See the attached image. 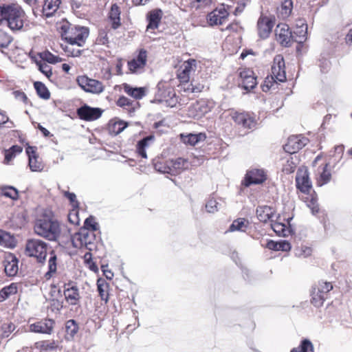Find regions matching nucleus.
<instances>
[{"instance_id": "nucleus-10", "label": "nucleus", "mask_w": 352, "mask_h": 352, "mask_svg": "<svg viewBox=\"0 0 352 352\" xmlns=\"http://www.w3.org/2000/svg\"><path fill=\"white\" fill-rule=\"evenodd\" d=\"M274 25V18L266 16L261 13L257 21V31L258 36L262 39L269 37Z\"/></svg>"}, {"instance_id": "nucleus-23", "label": "nucleus", "mask_w": 352, "mask_h": 352, "mask_svg": "<svg viewBox=\"0 0 352 352\" xmlns=\"http://www.w3.org/2000/svg\"><path fill=\"white\" fill-rule=\"evenodd\" d=\"M29 158V166L32 171H41L43 169V164L36 155L33 147H28L26 150Z\"/></svg>"}, {"instance_id": "nucleus-25", "label": "nucleus", "mask_w": 352, "mask_h": 352, "mask_svg": "<svg viewBox=\"0 0 352 352\" xmlns=\"http://www.w3.org/2000/svg\"><path fill=\"white\" fill-rule=\"evenodd\" d=\"M5 272L9 276H15L19 270L18 259L14 256H10L4 263Z\"/></svg>"}, {"instance_id": "nucleus-31", "label": "nucleus", "mask_w": 352, "mask_h": 352, "mask_svg": "<svg viewBox=\"0 0 352 352\" xmlns=\"http://www.w3.org/2000/svg\"><path fill=\"white\" fill-rule=\"evenodd\" d=\"M120 10L116 4H113L109 12V18L112 22V28L117 29L120 25Z\"/></svg>"}, {"instance_id": "nucleus-32", "label": "nucleus", "mask_w": 352, "mask_h": 352, "mask_svg": "<svg viewBox=\"0 0 352 352\" xmlns=\"http://www.w3.org/2000/svg\"><path fill=\"white\" fill-rule=\"evenodd\" d=\"M123 89L125 93L131 96L135 99H141L145 95L144 88L143 87H131L128 84L123 85Z\"/></svg>"}, {"instance_id": "nucleus-27", "label": "nucleus", "mask_w": 352, "mask_h": 352, "mask_svg": "<svg viewBox=\"0 0 352 352\" xmlns=\"http://www.w3.org/2000/svg\"><path fill=\"white\" fill-rule=\"evenodd\" d=\"M274 210L272 208L263 206H258L256 208V215L260 221L267 222L270 220L274 215Z\"/></svg>"}, {"instance_id": "nucleus-30", "label": "nucleus", "mask_w": 352, "mask_h": 352, "mask_svg": "<svg viewBox=\"0 0 352 352\" xmlns=\"http://www.w3.org/2000/svg\"><path fill=\"white\" fill-rule=\"evenodd\" d=\"M181 138L184 144L194 146L198 142L204 141L206 139V135L202 133L198 134L190 133L187 135H181Z\"/></svg>"}, {"instance_id": "nucleus-2", "label": "nucleus", "mask_w": 352, "mask_h": 352, "mask_svg": "<svg viewBox=\"0 0 352 352\" xmlns=\"http://www.w3.org/2000/svg\"><path fill=\"white\" fill-rule=\"evenodd\" d=\"M1 25L6 23L12 30H20L23 28L25 14L18 6L1 4Z\"/></svg>"}, {"instance_id": "nucleus-53", "label": "nucleus", "mask_w": 352, "mask_h": 352, "mask_svg": "<svg viewBox=\"0 0 352 352\" xmlns=\"http://www.w3.org/2000/svg\"><path fill=\"white\" fill-rule=\"evenodd\" d=\"M14 329L15 325L12 322L3 324L1 326V336L8 338Z\"/></svg>"}, {"instance_id": "nucleus-13", "label": "nucleus", "mask_w": 352, "mask_h": 352, "mask_svg": "<svg viewBox=\"0 0 352 352\" xmlns=\"http://www.w3.org/2000/svg\"><path fill=\"white\" fill-rule=\"evenodd\" d=\"M275 34L277 41L285 47L289 46L291 41L294 40L292 32L290 31L288 25L285 23H280L276 26Z\"/></svg>"}, {"instance_id": "nucleus-4", "label": "nucleus", "mask_w": 352, "mask_h": 352, "mask_svg": "<svg viewBox=\"0 0 352 352\" xmlns=\"http://www.w3.org/2000/svg\"><path fill=\"white\" fill-rule=\"evenodd\" d=\"M271 79L268 78L265 80L263 85V91H267L273 86L274 80L280 82L286 80V73L285 70V61L283 56L276 55L274 58L273 65L272 66Z\"/></svg>"}, {"instance_id": "nucleus-42", "label": "nucleus", "mask_w": 352, "mask_h": 352, "mask_svg": "<svg viewBox=\"0 0 352 352\" xmlns=\"http://www.w3.org/2000/svg\"><path fill=\"white\" fill-rule=\"evenodd\" d=\"M34 88L38 96L43 99L47 100L50 98V93L46 86L41 82H35Z\"/></svg>"}, {"instance_id": "nucleus-35", "label": "nucleus", "mask_w": 352, "mask_h": 352, "mask_svg": "<svg viewBox=\"0 0 352 352\" xmlns=\"http://www.w3.org/2000/svg\"><path fill=\"white\" fill-rule=\"evenodd\" d=\"M23 148L19 145H14L8 150H5L4 164H9L17 155L20 154Z\"/></svg>"}, {"instance_id": "nucleus-3", "label": "nucleus", "mask_w": 352, "mask_h": 352, "mask_svg": "<svg viewBox=\"0 0 352 352\" xmlns=\"http://www.w3.org/2000/svg\"><path fill=\"white\" fill-rule=\"evenodd\" d=\"M62 36L72 46L82 47L89 36V30L85 27L70 26L67 29L63 26Z\"/></svg>"}, {"instance_id": "nucleus-40", "label": "nucleus", "mask_w": 352, "mask_h": 352, "mask_svg": "<svg viewBox=\"0 0 352 352\" xmlns=\"http://www.w3.org/2000/svg\"><path fill=\"white\" fill-rule=\"evenodd\" d=\"M328 165V164H326L325 166L322 167V171L320 173V177L317 181V184L319 186H322L324 184H327L331 180V174L330 170L327 168Z\"/></svg>"}, {"instance_id": "nucleus-38", "label": "nucleus", "mask_w": 352, "mask_h": 352, "mask_svg": "<svg viewBox=\"0 0 352 352\" xmlns=\"http://www.w3.org/2000/svg\"><path fill=\"white\" fill-rule=\"evenodd\" d=\"M56 256L52 251L50 252V256L48 261V271L45 273V277L47 279L50 278L52 275L56 272Z\"/></svg>"}, {"instance_id": "nucleus-58", "label": "nucleus", "mask_w": 352, "mask_h": 352, "mask_svg": "<svg viewBox=\"0 0 352 352\" xmlns=\"http://www.w3.org/2000/svg\"><path fill=\"white\" fill-rule=\"evenodd\" d=\"M64 195L67 197L74 207H78V202L76 199V196L74 192H65Z\"/></svg>"}, {"instance_id": "nucleus-41", "label": "nucleus", "mask_w": 352, "mask_h": 352, "mask_svg": "<svg viewBox=\"0 0 352 352\" xmlns=\"http://www.w3.org/2000/svg\"><path fill=\"white\" fill-rule=\"evenodd\" d=\"M39 56H40V58H41V61H43L45 63L47 62L48 63L55 64V63L62 61L61 58L54 55L49 51H45V52H41L39 54Z\"/></svg>"}, {"instance_id": "nucleus-15", "label": "nucleus", "mask_w": 352, "mask_h": 352, "mask_svg": "<svg viewBox=\"0 0 352 352\" xmlns=\"http://www.w3.org/2000/svg\"><path fill=\"white\" fill-rule=\"evenodd\" d=\"M197 68V61L195 59H189L185 61L178 71L177 77L180 82H188L190 75Z\"/></svg>"}, {"instance_id": "nucleus-34", "label": "nucleus", "mask_w": 352, "mask_h": 352, "mask_svg": "<svg viewBox=\"0 0 352 352\" xmlns=\"http://www.w3.org/2000/svg\"><path fill=\"white\" fill-rule=\"evenodd\" d=\"M248 221L243 218H239L232 223L230 226L228 231L229 232H245V230L248 227Z\"/></svg>"}, {"instance_id": "nucleus-16", "label": "nucleus", "mask_w": 352, "mask_h": 352, "mask_svg": "<svg viewBox=\"0 0 352 352\" xmlns=\"http://www.w3.org/2000/svg\"><path fill=\"white\" fill-rule=\"evenodd\" d=\"M266 179V175L262 169H252L249 170L245 177L243 184L248 187L252 184H259L264 182Z\"/></svg>"}, {"instance_id": "nucleus-12", "label": "nucleus", "mask_w": 352, "mask_h": 352, "mask_svg": "<svg viewBox=\"0 0 352 352\" xmlns=\"http://www.w3.org/2000/svg\"><path fill=\"white\" fill-rule=\"evenodd\" d=\"M103 110L98 107H91L85 104L77 109L76 113L80 119L85 121H94L102 116Z\"/></svg>"}, {"instance_id": "nucleus-59", "label": "nucleus", "mask_w": 352, "mask_h": 352, "mask_svg": "<svg viewBox=\"0 0 352 352\" xmlns=\"http://www.w3.org/2000/svg\"><path fill=\"white\" fill-rule=\"evenodd\" d=\"M50 303L52 311H60L63 308L62 302L57 299H52Z\"/></svg>"}, {"instance_id": "nucleus-43", "label": "nucleus", "mask_w": 352, "mask_h": 352, "mask_svg": "<svg viewBox=\"0 0 352 352\" xmlns=\"http://www.w3.org/2000/svg\"><path fill=\"white\" fill-rule=\"evenodd\" d=\"M291 352H314V346L311 341L308 339H304L298 347H294Z\"/></svg>"}, {"instance_id": "nucleus-45", "label": "nucleus", "mask_w": 352, "mask_h": 352, "mask_svg": "<svg viewBox=\"0 0 352 352\" xmlns=\"http://www.w3.org/2000/svg\"><path fill=\"white\" fill-rule=\"evenodd\" d=\"M109 285L108 283L105 282L104 280H98L97 282V287L99 295L102 300L105 302L108 301V293L107 288Z\"/></svg>"}, {"instance_id": "nucleus-64", "label": "nucleus", "mask_w": 352, "mask_h": 352, "mask_svg": "<svg viewBox=\"0 0 352 352\" xmlns=\"http://www.w3.org/2000/svg\"><path fill=\"white\" fill-rule=\"evenodd\" d=\"M311 253V249L308 247H303L300 250V252H296V254L300 256H303L304 257H307L309 256Z\"/></svg>"}, {"instance_id": "nucleus-44", "label": "nucleus", "mask_w": 352, "mask_h": 352, "mask_svg": "<svg viewBox=\"0 0 352 352\" xmlns=\"http://www.w3.org/2000/svg\"><path fill=\"white\" fill-rule=\"evenodd\" d=\"M152 140V137H146L139 141L137 144V152L143 158H147L146 148L148 146V141Z\"/></svg>"}, {"instance_id": "nucleus-56", "label": "nucleus", "mask_w": 352, "mask_h": 352, "mask_svg": "<svg viewBox=\"0 0 352 352\" xmlns=\"http://www.w3.org/2000/svg\"><path fill=\"white\" fill-rule=\"evenodd\" d=\"M272 228L273 230L278 234L279 235H283L285 236V226L280 223L275 222L272 224Z\"/></svg>"}, {"instance_id": "nucleus-26", "label": "nucleus", "mask_w": 352, "mask_h": 352, "mask_svg": "<svg viewBox=\"0 0 352 352\" xmlns=\"http://www.w3.org/2000/svg\"><path fill=\"white\" fill-rule=\"evenodd\" d=\"M60 0H44L43 13L46 17H50L58 10Z\"/></svg>"}, {"instance_id": "nucleus-47", "label": "nucleus", "mask_w": 352, "mask_h": 352, "mask_svg": "<svg viewBox=\"0 0 352 352\" xmlns=\"http://www.w3.org/2000/svg\"><path fill=\"white\" fill-rule=\"evenodd\" d=\"M36 65L38 70L43 73L48 79L52 76V67L43 61H37Z\"/></svg>"}, {"instance_id": "nucleus-14", "label": "nucleus", "mask_w": 352, "mask_h": 352, "mask_svg": "<svg viewBox=\"0 0 352 352\" xmlns=\"http://www.w3.org/2000/svg\"><path fill=\"white\" fill-rule=\"evenodd\" d=\"M309 140L302 135H292L288 138L284 149L289 153H295L307 144Z\"/></svg>"}, {"instance_id": "nucleus-17", "label": "nucleus", "mask_w": 352, "mask_h": 352, "mask_svg": "<svg viewBox=\"0 0 352 352\" xmlns=\"http://www.w3.org/2000/svg\"><path fill=\"white\" fill-rule=\"evenodd\" d=\"M239 77L241 78L239 85L247 91L253 89L257 84L256 78L251 69H242L239 72Z\"/></svg>"}, {"instance_id": "nucleus-24", "label": "nucleus", "mask_w": 352, "mask_h": 352, "mask_svg": "<svg viewBox=\"0 0 352 352\" xmlns=\"http://www.w3.org/2000/svg\"><path fill=\"white\" fill-rule=\"evenodd\" d=\"M300 28H296L292 33L294 41L298 43H303L307 40V25L305 20H300Z\"/></svg>"}, {"instance_id": "nucleus-52", "label": "nucleus", "mask_w": 352, "mask_h": 352, "mask_svg": "<svg viewBox=\"0 0 352 352\" xmlns=\"http://www.w3.org/2000/svg\"><path fill=\"white\" fill-rule=\"evenodd\" d=\"M82 228L88 229V230L96 231L98 229V224L95 221V219L92 217L87 218L84 223V227Z\"/></svg>"}, {"instance_id": "nucleus-8", "label": "nucleus", "mask_w": 352, "mask_h": 352, "mask_svg": "<svg viewBox=\"0 0 352 352\" xmlns=\"http://www.w3.org/2000/svg\"><path fill=\"white\" fill-rule=\"evenodd\" d=\"M76 82L79 87L87 93L99 94L104 89V87L100 81L89 78L87 76H78Z\"/></svg>"}, {"instance_id": "nucleus-60", "label": "nucleus", "mask_w": 352, "mask_h": 352, "mask_svg": "<svg viewBox=\"0 0 352 352\" xmlns=\"http://www.w3.org/2000/svg\"><path fill=\"white\" fill-rule=\"evenodd\" d=\"M213 0H194L193 3H197V5L194 6L197 8L206 7L210 5L212 3Z\"/></svg>"}, {"instance_id": "nucleus-28", "label": "nucleus", "mask_w": 352, "mask_h": 352, "mask_svg": "<svg viewBox=\"0 0 352 352\" xmlns=\"http://www.w3.org/2000/svg\"><path fill=\"white\" fill-rule=\"evenodd\" d=\"M57 346L54 341L43 340L36 342L32 350H36L38 352H47L49 351H54L56 349Z\"/></svg>"}, {"instance_id": "nucleus-6", "label": "nucleus", "mask_w": 352, "mask_h": 352, "mask_svg": "<svg viewBox=\"0 0 352 352\" xmlns=\"http://www.w3.org/2000/svg\"><path fill=\"white\" fill-rule=\"evenodd\" d=\"M95 234L86 228H81L79 232L75 233L72 237V245L76 248H85L91 250L94 246V241Z\"/></svg>"}, {"instance_id": "nucleus-18", "label": "nucleus", "mask_w": 352, "mask_h": 352, "mask_svg": "<svg viewBox=\"0 0 352 352\" xmlns=\"http://www.w3.org/2000/svg\"><path fill=\"white\" fill-rule=\"evenodd\" d=\"M229 12L224 7L216 8L208 14L207 20L210 25L223 24L227 19Z\"/></svg>"}, {"instance_id": "nucleus-49", "label": "nucleus", "mask_w": 352, "mask_h": 352, "mask_svg": "<svg viewBox=\"0 0 352 352\" xmlns=\"http://www.w3.org/2000/svg\"><path fill=\"white\" fill-rule=\"evenodd\" d=\"M221 204L214 198H210L206 204V208L208 212L214 213L219 209Z\"/></svg>"}, {"instance_id": "nucleus-21", "label": "nucleus", "mask_w": 352, "mask_h": 352, "mask_svg": "<svg viewBox=\"0 0 352 352\" xmlns=\"http://www.w3.org/2000/svg\"><path fill=\"white\" fill-rule=\"evenodd\" d=\"M296 187L304 193L309 192L311 188V182L307 170H298L296 176Z\"/></svg>"}, {"instance_id": "nucleus-11", "label": "nucleus", "mask_w": 352, "mask_h": 352, "mask_svg": "<svg viewBox=\"0 0 352 352\" xmlns=\"http://www.w3.org/2000/svg\"><path fill=\"white\" fill-rule=\"evenodd\" d=\"M231 117L237 125L245 129H254L257 124L256 119L248 113L236 111L231 113Z\"/></svg>"}, {"instance_id": "nucleus-63", "label": "nucleus", "mask_w": 352, "mask_h": 352, "mask_svg": "<svg viewBox=\"0 0 352 352\" xmlns=\"http://www.w3.org/2000/svg\"><path fill=\"white\" fill-rule=\"evenodd\" d=\"M3 36V39L0 41V48H6L10 43V38L4 32H1Z\"/></svg>"}, {"instance_id": "nucleus-22", "label": "nucleus", "mask_w": 352, "mask_h": 352, "mask_svg": "<svg viewBox=\"0 0 352 352\" xmlns=\"http://www.w3.org/2000/svg\"><path fill=\"white\" fill-rule=\"evenodd\" d=\"M162 17V11L160 9H155L149 12L147 14L148 23L146 27V31L157 29Z\"/></svg>"}, {"instance_id": "nucleus-29", "label": "nucleus", "mask_w": 352, "mask_h": 352, "mask_svg": "<svg viewBox=\"0 0 352 352\" xmlns=\"http://www.w3.org/2000/svg\"><path fill=\"white\" fill-rule=\"evenodd\" d=\"M266 248L270 250H275V251H289L291 249L290 243L287 241H280L278 242L270 240L267 244Z\"/></svg>"}, {"instance_id": "nucleus-1", "label": "nucleus", "mask_w": 352, "mask_h": 352, "mask_svg": "<svg viewBox=\"0 0 352 352\" xmlns=\"http://www.w3.org/2000/svg\"><path fill=\"white\" fill-rule=\"evenodd\" d=\"M34 230L36 234L49 241H56L60 233L58 221L45 214L36 219Z\"/></svg>"}, {"instance_id": "nucleus-51", "label": "nucleus", "mask_w": 352, "mask_h": 352, "mask_svg": "<svg viewBox=\"0 0 352 352\" xmlns=\"http://www.w3.org/2000/svg\"><path fill=\"white\" fill-rule=\"evenodd\" d=\"M134 102L135 101L131 100L125 96H121L117 100L116 104L120 107H124L131 110V109H134V107H132Z\"/></svg>"}, {"instance_id": "nucleus-55", "label": "nucleus", "mask_w": 352, "mask_h": 352, "mask_svg": "<svg viewBox=\"0 0 352 352\" xmlns=\"http://www.w3.org/2000/svg\"><path fill=\"white\" fill-rule=\"evenodd\" d=\"M127 126V124L123 121H118L113 124L112 126V131L116 134H119L124 131Z\"/></svg>"}, {"instance_id": "nucleus-36", "label": "nucleus", "mask_w": 352, "mask_h": 352, "mask_svg": "<svg viewBox=\"0 0 352 352\" xmlns=\"http://www.w3.org/2000/svg\"><path fill=\"white\" fill-rule=\"evenodd\" d=\"M17 292V286L15 283H12L8 286L4 287L0 290V302L4 301L11 295Z\"/></svg>"}, {"instance_id": "nucleus-37", "label": "nucleus", "mask_w": 352, "mask_h": 352, "mask_svg": "<svg viewBox=\"0 0 352 352\" xmlns=\"http://www.w3.org/2000/svg\"><path fill=\"white\" fill-rule=\"evenodd\" d=\"M66 336L67 339H72L78 331V326L74 320H69L65 323Z\"/></svg>"}, {"instance_id": "nucleus-48", "label": "nucleus", "mask_w": 352, "mask_h": 352, "mask_svg": "<svg viewBox=\"0 0 352 352\" xmlns=\"http://www.w3.org/2000/svg\"><path fill=\"white\" fill-rule=\"evenodd\" d=\"M2 194L13 200H16L19 197L18 190L12 186H6L2 188Z\"/></svg>"}, {"instance_id": "nucleus-50", "label": "nucleus", "mask_w": 352, "mask_h": 352, "mask_svg": "<svg viewBox=\"0 0 352 352\" xmlns=\"http://www.w3.org/2000/svg\"><path fill=\"white\" fill-rule=\"evenodd\" d=\"M12 241L13 239L9 233L0 230V245L5 247H10Z\"/></svg>"}, {"instance_id": "nucleus-33", "label": "nucleus", "mask_w": 352, "mask_h": 352, "mask_svg": "<svg viewBox=\"0 0 352 352\" xmlns=\"http://www.w3.org/2000/svg\"><path fill=\"white\" fill-rule=\"evenodd\" d=\"M186 164V161L181 157L176 160H169V166L171 168V175H176L181 173L184 168V166Z\"/></svg>"}, {"instance_id": "nucleus-39", "label": "nucleus", "mask_w": 352, "mask_h": 352, "mask_svg": "<svg viewBox=\"0 0 352 352\" xmlns=\"http://www.w3.org/2000/svg\"><path fill=\"white\" fill-rule=\"evenodd\" d=\"M293 2L292 0H285L278 10V13L283 19L287 18L292 13Z\"/></svg>"}, {"instance_id": "nucleus-19", "label": "nucleus", "mask_w": 352, "mask_h": 352, "mask_svg": "<svg viewBox=\"0 0 352 352\" xmlns=\"http://www.w3.org/2000/svg\"><path fill=\"white\" fill-rule=\"evenodd\" d=\"M63 294L66 302L72 306L78 305L80 300V295L77 286L69 284L65 285Z\"/></svg>"}, {"instance_id": "nucleus-54", "label": "nucleus", "mask_w": 352, "mask_h": 352, "mask_svg": "<svg viewBox=\"0 0 352 352\" xmlns=\"http://www.w3.org/2000/svg\"><path fill=\"white\" fill-rule=\"evenodd\" d=\"M296 163L293 161V158L291 157L287 160L285 164L283 165V171L287 174L294 173L296 169Z\"/></svg>"}, {"instance_id": "nucleus-7", "label": "nucleus", "mask_w": 352, "mask_h": 352, "mask_svg": "<svg viewBox=\"0 0 352 352\" xmlns=\"http://www.w3.org/2000/svg\"><path fill=\"white\" fill-rule=\"evenodd\" d=\"M333 289L330 282L319 281L318 285L313 287L311 302L315 307H319L323 305L328 296V293Z\"/></svg>"}, {"instance_id": "nucleus-61", "label": "nucleus", "mask_w": 352, "mask_h": 352, "mask_svg": "<svg viewBox=\"0 0 352 352\" xmlns=\"http://www.w3.org/2000/svg\"><path fill=\"white\" fill-rule=\"evenodd\" d=\"M74 46L69 45L65 48V51L69 53L72 56L77 57L80 55L81 51L80 50H74Z\"/></svg>"}, {"instance_id": "nucleus-5", "label": "nucleus", "mask_w": 352, "mask_h": 352, "mask_svg": "<svg viewBox=\"0 0 352 352\" xmlns=\"http://www.w3.org/2000/svg\"><path fill=\"white\" fill-rule=\"evenodd\" d=\"M47 243L38 239H30L26 241L25 254L34 257L38 263H43L47 256Z\"/></svg>"}, {"instance_id": "nucleus-9", "label": "nucleus", "mask_w": 352, "mask_h": 352, "mask_svg": "<svg viewBox=\"0 0 352 352\" xmlns=\"http://www.w3.org/2000/svg\"><path fill=\"white\" fill-rule=\"evenodd\" d=\"M147 63V51L140 49L138 51L137 55L131 60L128 61L129 70L132 74L142 73Z\"/></svg>"}, {"instance_id": "nucleus-57", "label": "nucleus", "mask_w": 352, "mask_h": 352, "mask_svg": "<svg viewBox=\"0 0 352 352\" xmlns=\"http://www.w3.org/2000/svg\"><path fill=\"white\" fill-rule=\"evenodd\" d=\"M14 98L17 100L22 101L24 104H27L28 98L23 91L16 90L12 92Z\"/></svg>"}, {"instance_id": "nucleus-20", "label": "nucleus", "mask_w": 352, "mask_h": 352, "mask_svg": "<svg viewBox=\"0 0 352 352\" xmlns=\"http://www.w3.org/2000/svg\"><path fill=\"white\" fill-rule=\"evenodd\" d=\"M54 321L52 319H44L30 325V331L34 333L51 334L54 328Z\"/></svg>"}, {"instance_id": "nucleus-62", "label": "nucleus", "mask_w": 352, "mask_h": 352, "mask_svg": "<svg viewBox=\"0 0 352 352\" xmlns=\"http://www.w3.org/2000/svg\"><path fill=\"white\" fill-rule=\"evenodd\" d=\"M249 1L250 0H241L238 3V6L235 8L234 14H237L238 13L242 12Z\"/></svg>"}, {"instance_id": "nucleus-46", "label": "nucleus", "mask_w": 352, "mask_h": 352, "mask_svg": "<svg viewBox=\"0 0 352 352\" xmlns=\"http://www.w3.org/2000/svg\"><path fill=\"white\" fill-rule=\"evenodd\" d=\"M154 167L157 172L171 175V168L169 166V160L164 162H157L155 163Z\"/></svg>"}]
</instances>
